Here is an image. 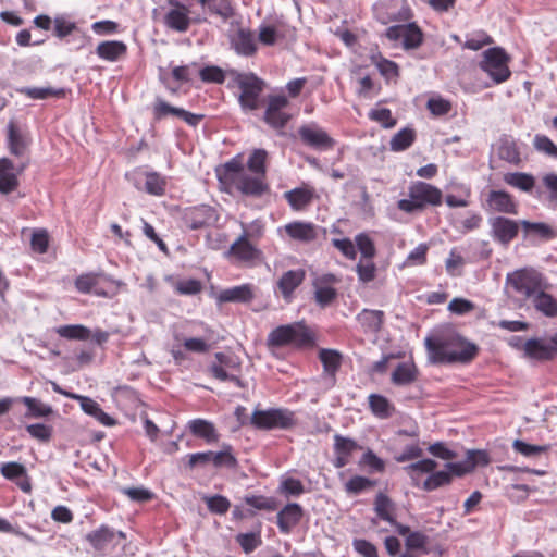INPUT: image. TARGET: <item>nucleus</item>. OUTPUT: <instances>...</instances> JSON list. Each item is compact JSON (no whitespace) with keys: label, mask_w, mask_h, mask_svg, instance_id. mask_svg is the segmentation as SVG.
<instances>
[{"label":"nucleus","mask_w":557,"mask_h":557,"mask_svg":"<svg viewBox=\"0 0 557 557\" xmlns=\"http://www.w3.org/2000/svg\"><path fill=\"white\" fill-rule=\"evenodd\" d=\"M424 345L431 363H467L471 361L478 348L456 334L435 335L426 337Z\"/></svg>","instance_id":"obj_1"},{"label":"nucleus","mask_w":557,"mask_h":557,"mask_svg":"<svg viewBox=\"0 0 557 557\" xmlns=\"http://www.w3.org/2000/svg\"><path fill=\"white\" fill-rule=\"evenodd\" d=\"M218 176L222 183L234 186L244 195L258 197L268 189L265 178L249 172L236 158L218 169Z\"/></svg>","instance_id":"obj_2"},{"label":"nucleus","mask_w":557,"mask_h":557,"mask_svg":"<svg viewBox=\"0 0 557 557\" xmlns=\"http://www.w3.org/2000/svg\"><path fill=\"white\" fill-rule=\"evenodd\" d=\"M442 191L425 182H414L408 187V198L400 199L397 208L406 213L422 211L426 206H440L442 203Z\"/></svg>","instance_id":"obj_3"},{"label":"nucleus","mask_w":557,"mask_h":557,"mask_svg":"<svg viewBox=\"0 0 557 557\" xmlns=\"http://www.w3.org/2000/svg\"><path fill=\"white\" fill-rule=\"evenodd\" d=\"M506 285L509 290H512L524 300H531L541 289L548 288V284L542 273L527 268L508 273Z\"/></svg>","instance_id":"obj_4"},{"label":"nucleus","mask_w":557,"mask_h":557,"mask_svg":"<svg viewBox=\"0 0 557 557\" xmlns=\"http://www.w3.org/2000/svg\"><path fill=\"white\" fill-rule=\"evenodd\" d=\"M234 82L240 90L238 101L243 110L255 111L260 106V96L265 87L264 81L253 73H235Z\"/></svg>","instance_id":"obj_5"},{"label":"nucleus","mask_w":557,"mask_h":557,"mask_svg":"<svg viewBox=\"0 0 557 557\" xmlns=\"http://www.w3.org/2000/svg\"><path fill=\"white\" fill-rule=\"evenodd\" d=\"M312 343V336L308 329L299 323L281 325L270 332L267 344L270 347L285 345L307 346Z\"/></svg>","instance_id":"obj_6"},{"label":"nucleus","mask_w":557,"mask_h":557,"mask_svg":"<svg viewBox=\"0 0 557 557\" xmlns=\"http://www.w3.org/2000/svg\"><path fill=\"white\" fill-rule=\"evenodd\" d=\"M508 62L509 57L505 50L495 47L484 51L480 66L494 83L500 84L510 77L511 72L508 67Z\"/></svg>","instance_id":"obj_7"},{"label":"nucleus","mask_w":557,"mask_h":557,"mask_svg":"<svg viewBox=\"0 0 557 557\" xmlns=\"http://www.w3.org/2000/svg\"><path fill=\"white\" fill-rule=\"evenodd\" d=\"M251 423L258 429H289L295 424V419L287 409L256 410Z\"/></svg>","instance_id":"obj_8"},{"label":"nucleus","mask_w":557,"mask_h":557,"mask_svg":"<svg viewBox=\"0 0 557 557\" xmlns=\"http://www.w3.org/2000/svg\"><path fill=\"white\" fill-rule=\"evenodd\" d=\"M289 101L282 95L269 96L263 120L272 128L282 131L292 119L285 111Z\"/></svg>","instance_id":"obj_9"},{"label":"nucleus","mask_w":557,"mask_h":557,"mask_svg":"<svg viewBox=\"0 0 557 557\" xmlns=\"http://www.w3.org/2000/svg\"><path fill=\"white\" fill-rule=\"evenodd\" d=\"M385 35L392 41L401 40L403 48L406 50L417 49L423 41V33L416 23L391 26Z\"/></svg>","instance_id":"obj_10"},{"label":"nucleus","mask_w":557,"mask_h":557,"mask_svg":"<svg viewBox=\"0 0 557 557\" xmlns=\"http://www.w3.org/2000/svg\"><path fill=\"white\" fill-rule=\"evenodd\" d=\"M216 362H213L209 368V373L216 380L222 382H233L236 386L243 387L242 380L234 373L238 363L235 359L223 352L215 354Z\"/></svg>","instance_id":"obj_11"},{"label":"nucleus","mask_w":557,"mask_h":557,"mask_svg":"<svg viewBox=\"0 0 557 557\" xmlns=\"http://www.w3.org/2000/svg\"><path fill=\"white\" fill-rule=\"evenodd\" d=\"M298 134L304 144L314 149L329 150L335 146V140L315 123L301 125Z\"/></svg>","instance_id":"obj_12"},{"label":"nucleus","mask_w":557,"mask_h":557,"mask_svg":"<svg viewBox=\"0 0 557 557\" xmlns=\"http://www.w3.org/2000/svg\"><path fill=\"white\" fill-rule=\"evenodd\" d=\"M488 463L490 457L485 450L472 449L467 451L465 460L459 462H448L445 467L453 478V475L462 476L473 471L476 467H485Z\"/></svg>","instance_id":"obj_13"},{"label":"nucleus","mask_w":557,"mask_h":557,"mask_svg":"<svg viewBox=\"0 0 557 557\" xmlns=\"http://www.w3.org/2000/svg\"><path fill=\"white\" fill-rule=\"evenodd\" d=\"M488 224L491 226V237L503 246H507L519 233L520 222L505 216L491 218Z\"/></svg>","instance_id":"obj_14"},{"label":"nucleus","mask_w":557,"mask_h":557,"mask_svg":"<svg viewBox=\"0 0 557 557\" xmlns=\"http://www.w3.org/2000/svg\"><path fill=\"white\" fill-rule=\"evenodd\" d=\"M242 226L243 234L231 245L227 253L237 261L251 263L261 257V251L248 240L247 230L244 224Z\"/></svg>","instance_id":"obj_15"},{"label":"nucleus","mask_w":557,"mask_h":557,"mask_svg":"<svg viewBox=\"0 0 557 557\" xmlns=\"http://www.w3.org/2000/svg\"><path fill=\"white\" fill-rule=\"evenodd\" d=\"M338 282L332 273L322 274L313 281L314 299L319 306L326 307L336 298L337 292L333 285Z\"/></svg>","instance_id":"obj_16"},{"label":"nucleus","mask_w":557,"mask_h":557,"mask_svg":"<svg viewBox=\"0 0 557 557\" xmlns=\"http://www.w3.org/2000/svg\"><path fill=\"white\" fill-rule=\"evenodd\" d=\"M172 7L164 16V24L178 33H185L190 25L189 9L175 0H168Z\"/></svg>","instance_id":"obj_17"},{"label":"nucleus","mask_w":557,"mask_h":557,"mask_svg":"<svg viewBox=\"0 0 557 557\" xmlns=\"http://www.w3.org/2000/svg\"><path fill=\"white\" fill-rule=\"evenodd\" d=\"M102 280L108 281L110 289L113 287L116 289L121 285L120 282L109 280L103 275L89 273L78 276L75 281V286L81 293H94L97 296L107 297L110 295L109 290L99 286Z\"/></svg>","instance_id":"obj_18"},{"label":"nucleus","mask_w":557,"mask_h":557,"mask_svg":"<svg viewBox=\"0 0 557 557\" xmlns=\"http://www.w3.org/2000/svg\"><path fill=\"white\" fill-rule=\"evenodd\" d=\"M490 210L506 214H517L518 205L512 196L504 190H491L486 198Z\"/></svg>","instance_id":"obj_19"},{"label":"nucleus","mask_w":557,"mask_h":557,"mask_svg":"<svg viewBox=\"0 0 557 557\" xmlns=\"http://www.w3.org/2000/svg\"><path fill=\"white\" fill-rule=\"evenodd\" d=\"M304 516V510L300 505L296 503L287 504L283 509L277 512V527L284 534L290 531L300 522Z\"/></svg>","instance_id":"obj_20"},{"label":"nucleus","mask_w":557,"mask_h":557,"mask_svg":"<svg viewBox=\"0 0 557 557\" xmlns=\"http://www.w3.org/2000/svg\"><path fill=\"white\" fill-rule=\"evenodd\" d=\"M231 45L237 54L245 57L252 55L257 50L253 33L245 28L231 36Z\"/></svg>","instance_id":"obj_21"},{"label":"nucleus","mask_w":557,"mask_h":557,"mask_svg":"<svg viewBox=\"0 0 557 557\" xmlns=\"http://www.w3.org/2000/svg\"><path fill=\"white\" fill-rule=\"evenodd\" d=\"M255 297V287L251 284H243L223 289L218 295L219 302H248Z\"/></svg>","instance_id":"obj_22"},{"label":"nucleus","mask_w":557,"mask_h":557,"mask_svg":"<svg viewBox=\"0 0 557 557\" xmlns=\"http://www.w3.org/2000/svg\"><path fill=\"white\" fill-rule=\"evenodd\" d=\"M72 398L78 399L82 410L85 413L94 417L102 425H106V426L115 425L116 421L112 417H110L108 413H106L101 409L99 404L97 401H95L94 399L86 397V396H79V395H73Z\"/></svg>","instance_id":"obj_23"},{"label":"nucleus","mask_w":557,"mask_h":557,"mask_svg":"<svg viewBox=\"0 0 557 557\" xmlns=\"http://www.w3.org/2000/svg\"><path fill=\"white\" fill-rule=\"evenodd\" d=\"M306 272L302 269L285 272L277 282L284 299L290 300L293 292L304 282Z\"/></svg>","instance_id":"obj_24"},{"label":"nucleus","mask_w":557,"mask_h":557,"mask_svg":"<svg viewBox=\"0 0 557 557\" xmlns=\"http://www.w3.org/2000/svg\"><path fill=\"white\" fill-rule=\"evenodd\" d=\"M437 467V462L433 459L425 458L421 459L417 462H412L406 467H404V471L411 479L413 486H421V476L423 474H429L433 472Z\"/></svg>","instance_id":"obj_25"},{"label":"nucleus","mask_w":557,"mask_h":557,"mask_svg":"<svg viewBox=\"0 0 557 557\" xmlns=\"http://www.w3.org/2000/svg\"><path fill=\"white\" fill-rule=\"evenodd\" d=\"M384 312L381 310L363 309L357 314V321L364 333L375 334L383 324Z\"/></svg>","instance_id":"obj_26"},{"label":"nucleus","mask_w":557,"mask_h":557,"mask_svg":"<svg viewBox=\"0 0 557 557\" xmlns=\"http://www.w3.org/2000/svg\"><path fill=\"white\" fill-rule=\"evenodd\" d=\"M418 379V369L413 362H400L392 373V382L398 386L410 385Z\"/></svg>","instance_id":"obj_27"},{"label":"nucleus","mask_w":557,"mask_h":557,"mask_svg":"<svg viewBox=\"0 0 557 557\" xmlns=\"http://www.w3.org/2000/svg\"><path fill=\"white\" fill-rule=\"evenodd\" d=\"M126 45L123 41L117 40L100 42L96 48V52L99 58L110 62L117 61L126 54Z\"/></svg>","instance_id":"obj_28"},{"label":"nucleus","mask_w":557,"mask_h":557,"mask_svg":"<svg viewBox=\"0 0 557 557\" xmlns=\"http://www.w3.org/2000/svg\"><path fill=\"white\" fill-rule=\"evenodd\" d=\"M17 185L18 181L12 161L7 158L0 159V193L9 194L15 190Z\"/></svg>","instance_id":"obj_29"},{"label":"nucleus","mask_w":557,"mask_h":557,"mask_svg":"<svg viewBox=\"0 0 557 557\" xmlns=\"http://www.w3.org/2000/svg\"><path fill=\"white\" fill-rule=\"evenodd\" d=\"M524 356L535 360H548L553 357V347L546 345L543 341L531 338L523 344Z\"/></svg>","instance_id":"obj_30"},{"label":"nucleus","mask_w":557,"mask_h":557,"mask_svg":"<svg viewBox=\"0 0 557 557\" xmlns=\"http://www.w3.org/2000/svg\"><path fill=\"white\" fill-rule=\"evenodd\" d=\"M285 231L293 239L309 243L315 239V227L311 223L293 222L285 226Z\"/></svg>","instance_id":"obj_31"},{"label":"nucleus","mask_w":557,"mask_h":557,"mask_svg":"<svg viewBox=\"0 0 557 557\" xmlns=\"http://www.w3.org/2000/svg\"><path fill=\"white\" fill-rule=\"evenodd\" d=\"M534 308L545 317H557V300L546 289H541L532 299Z\"/></svg>","instance_id":"obj_32"},{"label":"nucleus","mask_w":557,"mask_h":557,"mask_svg":"<svg viewBox=\"0 0 557 557\" xmlns=\"http://www.w3.org/2000/svg\"><path fill=\"white\" fill-rule=\"evenodd\" d=\"M504 182L511 187L530 193L535 186V178L532 174L524 172H511L504 175Z\"/></svg>","instance_id":"obj_33"},{"label":"nucleus","mask_w":557,"mask_h":557,"mask_svg":"<svg viewBox=\"0 0 557 557\" xmlns=\"http://www.w3.org/2000/svg\"><path fill=\"white\" fill-rule=\"evenodd\" d=\"M190 432L203 438L207 443H212L218 441V433L213 423L203 419H195L189 421L188 423Z\"/></svg>","instance_id":"obj_34"},{"label":"nucleus","mask_w":557,"mask_h":557,"mask_svg":"<svg viewBox=\"0 0 557 557\" xmlns=\"http://www.w3.org/2000/svg\"><path fill=\"white\" fill-rule=\"evenodd\" d=\"M284 196L294 210H301L312 201L313 190L309 188H294L286 191Z\"/></svg>","instance_id":"obj_35"},{"label":"nucleus","mask_w":557,"mask_h":557,"mask_svg":"<svg viewBox=\"0 0 557 557\" xmlns=\"http://www.w3.org/2000/svg\"><path fill=\"white\" fill-rule=\"evenodd\" d=\"M369 407L372 413L380 419L389 418L394 412V406L389 400L379 394H371L369 396Z\"/></svg>","instance_id":"obj_36"},{"label":"nucleus","mask_w":557,"mask_h":557,"mask_svg":"<svg viewBox=\"0 0 557 557\" xmlns=\"http://www.w3.org/2000/svg\"><path fill=\"white\" fill-rule=\"evenodd\" d=\"M374 510L381 519L389 523H395L393 516L395 511V505L387 495L380 493L376 496L374 502Z\"/></svg>","instance_id":"obj_37"},{"label":"nucleus","mask_w":557,"mask_h":557,"mask_svg":"<svg viewBox=\"0 0 557 557\" xmlns=\"http://www.w3.org/2000/svg\"><path fill=\"white\" fill-rule=\"evenodd\" d=\"M8 141L9 150L12 154L21 157L25 153L27 149V143L18 133L13 122L8 125Z\"/></svg>","instance_id":"obj_38"},{"label":"nucleus","mask_w":557,"mask_h":557,"mask_svg":"<svg viewBox=\"0 0 557 557\" xmlns=\"http://www.w3.org/2000/svg\"><path fill=\"white\" fill-rule=\"evenodd\" d=\"M268 152L264 149H255L248 158L247 170L259 177H264L267 174L265 161Z\"/></svg>","instance_id":"obj_39"},{"label":"nucleus","mask_w":557,"mask_h":557,"mask_svg":"<svg viewBox=\"0 0 557 557\" xmlns=\"http://www.w3.org/2000/svg\"><path fill=\"white\" fill-rule=\"evenodd\" d=\"M20 400L27 407L26 417L29 418H42L52 413V408L49 405L41 403L40 400L24 396Z\"/></svg>","instance_id":"obj_40"},{"label":"nucleus","mask_w":557,"mask_h":557,"mask_svg":"<svg viewBox=\"0 0 557 557\" xmlns=\"http://www.w3.org/2000/svg\"><path fill=\"white\" fill-rule=\"evenodd\" d=\"M416 134L411 128H403L397 132L389 141L391 150L403 151L409 148L414 141Z\"/></svg>","instance_id":"obj_41"},{"label":"nucleus","mask_w":557,"mask_h":557,"mask_svg":"<svg viewBox=\"0 0 557 557\" xmlns=\"http://www.w3.org/2000/svg\"><path fill=\"white\" fill-rule=\"evenodd\" d=\"M18 92L27 96L32 99H47L49 97H63L64 89L62 88H52V87H23L18 89Z\"/></svg>","instance_id":"obj_42"},{"label":"nucleus","mask_w":557,"mask_h":557,"mask_svg":"<svg viewBox=\"0 0 557 557\" xmlns=\"http://www.w3.org/2000/svg\"><path fill=\"white\" fill-rule=\"evenodd\" d=\"M450 482H451V476H450V473L447 472V470L446 471L445 470H443V471L434 470L423 481L421 487L426 492H431V491H434L442 486H446V485L450 484Z\"/></svg>","instance_id":"obj_43"},{"label":"nucleus","mask_w":557,"mask_h":557,"mask_svg":"<svg viewBox=\"0 0 557 557\" xmlns=\"http://www.w3.org/2000/svg\"><path fill=\"white\" fill-rule=\"evenodd\" d=\"M57 333L61 337L78 341L88 339L91 335L90 330L81 324L62 325L57 329Z\"/></svg>","instance_id":"obj_44"},{"label":"nucleus","mask_w":557,"mask_h":557,"mask_svg":"<svg viewBox=\"0 0 557 557\" xmlns=\"http://www.w3.org/2000/svg\"><path fill=\"white\" fill-rule=\"evenodd\" d=\"M202 7H208V9L221 16L224 21L230 18L233 14V8L231 5L230 0H198Z\"/></svg>","instance_id":"obj_45"},{"label":"nucleus","mask_w":557,"mask_h":557,"mask_svg":"<svg viewBox=\"0 0 557 557\" xmlns=\"http://www.w3.org/2000/svg\"><path fill=\"white\" fill-rule=\"evenodd\" d=\"M144 189L154 196H161L165 190V180L156 172L145 174Z\"/></svg>","instance_id":"obj_46"},{"label":"nucleus","mask_w":557,"mask_h":557,"mask_svg":"<svg viewBox=\"0 0 557 557\" xmlns=\"http://www.w3.org/2000/svg\"><path fill=\"white\" fill-rule=\"evenodd\" d=\"M359 447L358 443L349 437H345L339 434L334 435V451L335 455H343L348 458L352 455L355 450H357Z\"/></svg>","instance_id":"obj_47"},{"label":"nucleus","mask_w":557,"mask_h":557,"mask_svg":"<svg viewBox=\"0 0 557 557\" xmlns=\"http://www.w3.org/2000/svg\"><path fill=\"white\" fill-rule=\"evenodd\" d=\"M527 234L533 233L541 238L549 239L554 237L553 228L543 222H529L527 220H522L520 222Z\"/></svg>","instance_id":"obj_48"},{"label":"nucleus","mask_w":557,"mask_h":557,"mask_svg":"<svg viewBox=\"0 0 557 557\" xmlns=\"http://www.w3.org/2000/svg\"><path fill=\"white\" fill-rule=\"evenodd\" d=\"M113 531H111L107 527H102L87 535V540L97 549H102L108 543H110L113 540Z\"/></svg>","instance_id":"obj_49"},{"label":"nucleus","mask_w":557,"mask_h":557,"mask_svg":"<svg viewBox=\"0 0 557 557\" xmlns=\"http://www.w3.org/2000/svg\"><path fill=\"white\" fill-rule=\"evenodd\" d=\"M355 243L361 253V259H372L376 255L373 240L366 233L356 235Z\"/></svg>","instance_id":"obj_50"},{"label":"nucleus","mask_w":557,"mask_h":557,"mask_svg":"<svg viewBox=\"0 0 557 557\" xmlns=\"http://www.w3.org/2000/svg\"><path fill=\"white\" fill-rule=\"evenodd\" d=\"M358 280L362 283H370L376 276V265L371 259H361L356 265Z\"/></svg>","instance_id":"obj_51"},{"label":"nucleus","mask_w":557,"mask_h":557,"mask_svg":"<svg viewBox=\"0 0 557 557\" xmlns=\"http://www.w3.org/2000/svg\"><path fill=\"white\" fill-rule=\"evenodd\" d=\"M319 356L325 372L335 373L341 364V355L336 350L321 349Z\"/></svg>","instance_id":"obj_52"},{"label":"nucleus","mask_w":557,"mask_h":557,"mask_svg":"<svg viewBox=\"0 0 557 557\" xmlns=\"http://www.w3.org/2000/svg\"><path fill=\"white\" fill-rule=\"evenodd\" d=\"M236 542L246 554L253 552L262 543L260 535L257 533H240L236 536Z\"/></svg>","instance_id":"obj_53"},{"label":"nucleus","mask_w":557,"mask_h":557,"mask_svg":"<svg viewBox=\"0 0 557 557\" xmlns=\"http://www.w3.org/2000/svg\"><path fill=\"white\" fill-rule=\"evenodd\" d=\"M512 447L524 457H535L547 450L546 446L528 444L521 440H516Z\"/></svg>","instance_id":"obj_54"},{"label":"nucleus","mask_w":557,"mask_h":557,"mask_svg":"<svg viewBox=\"0 0 557 557\" xmlns=\"http://www.w3.org/2000/svg\"><path fill=\"white\" fill-rule=\"evenodd\" d=\"M429 246L426 244L418 245L406 258L404 265H422L426 262Z\"/></svg>","instance_id":"obj_55"},{"label":"nucleus","mask_w":557,"mask_h":557,"mask_svg":"<svg viewBox=\"0 0 557 557\" xmlns=\"http://www.w3.org/2000/svg\"><path fill=\"white\" fill-rule=\"evenodd\" d=\"M429 542L428 536L419 531H414L408 534L405 541V545L408 549H420L423 553H429L426 544Z\"/></svg>","instance_id":"obj_56"},{"label":"nucleus","mask_w":557,"mask_h":557,"mask_svg":"<svg viewBox=\"0 0 557 557\" xmlns=\"http://www.w3.org/2000/svg\"><path fill=\"white\" fill-rule=\"evenodd\" d=\"M369 117L385 128H392L396 125V120L392 116L391 110L386 108L371 110Z\"/></svg>","instance_id":"obj_57"},{"label":"nucleus","mask_w":557,"mask_h":557,"mask_svg":"<svg viewBox=\"0 0 557 557\" xmlns=\"http://www.w3.org/2000/svg\"><path fill=\"white\" fill-rule=\"evenodd\" d=\"M533 145L537 151L557 158V146L547 136L541 134L535 135Z\"/></svg>","instance_id":"obj_58"},{"label":"nucleus","mask_w":557,"mask_h":557,"mask_svg":"<svg viewBox=\"0 0 557 557\" xmlns=\"http://www.w3.org/2000/svg\"><path fill=\"white\" fill-rule=\"evenodd\" d=\"M499 157L510 163H518L520 161V152L511 140H504L500 144Z\"/></svg>","instance_id":"obj_59"},{"label":"nucleus","mask_w":557,"mask_h":557,"mask_svg":"<svg viewBox=\"0 0 557 557\" xmlns=\"http://www.w3.org/2000/svg\"><path fill=\"white\" fill-rule=\"evenodd\" d=\"M246 503L258 510L272 511L276 509V502L272 497L265 496H249L246 497Z\"/></svg>","instance_id":"obj_60"},{"label":"nucleus","mask_w":557,"mask_h":557,"mask_svg":"<svg viewBox=\"0 0 557 557\" xmlns=\"http://www.w3.org/2000/svg\"><path fill=\"white\" fill-rule=\"evenodd\" d=\"M26 431L40 442H49L52 436V428L41 423L29 424L26 426Z\"/></svg>","instance_id":"obj_61"},{"label":"nucleus","mask_w":557,"mask_h":557,"mask_svg":"<svg viewBox=\"0 0 557 557\" xmlns=\"http://www.w3.org/2000/svg\"><path fill=\"white\" fill-rule=\"evenodd\" d=\"M122 493L131 500L137 503H145L153 497V493L145 487H124L122 488Z\"/></svg>","instance_id":"obj_62"},{"label":"nucleus","mask_w":557,"mask_h":557,"mask_svg":"<svg viewBox=\"0 0 557 557\" xmlns=\"http://www.w3.org/2000/svg\"><path fill=\"white\" fill-rule=\"evenodd\" d=\"M1 474L9 480L26 476V468L18 462H7L0 468Z\"/></svg>","instance_id":"obj_63"},{"label":"nucleus","mask_w":557,"mask_h":557,"mask_svg":"<svg viewBox=\"0 0 557 557\" xmlns=\"http://www.w3.org/2000/svg\"><path fill=\"white\" fill-rule=\"evenodd\" d=\"M280 490L287 497L289 496H298L304 493L305 488L302 483L294 478H287L282 481L280 485Z\"/></svg>","instance_id":"obj_64"}]
</instances>
